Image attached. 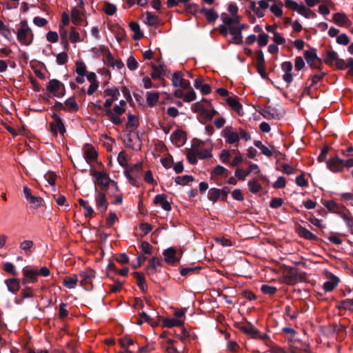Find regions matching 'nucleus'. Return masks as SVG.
Masks as SVG:
<instances>
[{
    "instance_id": "nucleus-20",
    "label": "nucleus",
    "mask_w": 353,
    "mask_h": 353,
    "mask_svg": "<svg viewBox=\"0 0 353 353\" xmlns=\"http://www.w3.org/2000/svg\"><path fill=\"white\" fill-rule=\"evenodd\" d=\"M95 202L96 206L100 212L104 213L107 210L108 202L107 201L106 196L104 192H99L96 193Z\"/></svg>"
},
{
    "instance_id": "nucleus-10",
    "label": "nucleus",
    "mask_w": 353,
    "mask_h": 353,
    "mask_svg": "<svg viewBox=\"0 0 353 353\" xmlns=\"http://www.w3.org/2000/svg\"><path fill=\"white\" fill-rule=\"evenodd\" d=\"M304 58L307 63L314 69H321L322 61L320 58L317 57L316 50L314 48L305 50L304 52Z\"/></svg>"
},
{
    "instance_id": "nucleus-41",
    "label": "nucleus",
    "mask_w": 353,
    "mask_h": 353,
    "mask_svg": "<svg viewBox=\"0 0 353 353\" xmlns=\"http://www.w3.org/2000/svg\"><path fill=\"white\" fill-rule=\"evenodd\" d=\"M176 343V341L169 339L162 343V346L167 353H179L174 347Z\"/></svg>"
},
{
    "instance_id": "nucleus-6",
    "label": "nucleus",
    "mask_w": 353,
    "mask_h": 353,
    "mask_svg": "<svg viewBox=\"0 0 353 353\" xmlns=\"http://www.w3.org/2000/svg\"><path fill=\"white\" fill-rule=\"evenodd\" d=\"M94 178V183L99 185L102 189H106L110 184L114 187L116 190H119L117 183L112 180L109 174L104 171H94L92 173Z\"/></svg>"
},
{
    "instance_id": "nucleus-49",
    "label": "nucleus",
    "mask_w": 353,
    "mask_h": 353,
    "mask_svg": "<svg viewBox=\"0 0 353 353\" xmlns=\"http://www.w3.org/2000/svg\"><path fill=\"white\" fill-rule=\"evenodd\" d=\"M193 149H199L201 152H204L205 151L209 152V158L212 157L211 151L212 148L211 147L209 148H205V143L203 141L196 140L194 141L192 144Z\"/></svg>"
},
{
    "instance_id": "nucleus-1",
    "label": "nucleus",
    "mask_w": 353,
    "mask_h": 353,
    "mask_svg": "<svg viewBox=\"0 0 353 353\" xmlns=\"http://www.w3.org/2000/svg\"><path fill=\"white\" fill-rule=\"evenodd\" d=\"M222 137L224 138L225 141L228 145H238V143L240 139H243L245 141L251 139L250 134L244 129L239 128L236 130L232 125H228L222 130Z\"/></svg>"
},
{
    "instance_id": "nucleus-58",
    "label": "nucleus",
    "mask_w": 353,
    "mask_h": 353,
    "mask_svg": "<svg viewBox=\"0 0 353 353\" xmlns=\"http://www.w3.org/2000/svg\"><path fill=\"white\" fill-rule=\"evenodd\" d=\"M157 21H158V17L155 14H154L150 12H146L145 22L148 26H153L157 23Z\"/></svg>"
},
{
    "instance_id": "nucleus-38",
    "label": "nucleus",
    "mask_w": 353,
    "mask_h": 353,
    "mask_svg": "<svg viewBox=\"0 0 353 353\" xmlns=\"http://www.w3.org/2000/svg\"><path fill=\"white\" fill-rule=\"evenodd\" d=\"M163 326L165 327H180L183 326V321L174 318H166L162 321Z\"/></svg>"
},
{
    "instance_id": "nucleus-21",
    "label": "nucleus",
    "mask_w": 353,
    "mask_h": 353,
    "mask_svg": "<svg viewBox=\"0 0 353 353\" xmlns=\"http://www.w3.org/2000/svg\"><path fill=\"white\" fill-rule=\"evenodd\" d=\"M170 140L177 147L182 146L186 141V134L182 130H176L170 136Z\"/></svg>"
},
{
    "instance_id": "nucleus-16",
    "label": "nucleus",
    "mask_w": 353,
    "mask_h": 353,
    "mask_svg": "<svg viewBox=\"0 0 353 353\" xmlns=\"http://www.w3.org/2000/svg\"><path fill=\"white\" fill-rule=\"evenodd\" d=\"M172 83L174 87L178 88V89H181L182 91H185L188 88H190V81L183 79L178 72L173 74L172 77Z\"/></svg>"
},
{
    "instance_id": "nucleus-36",
    "label": "nucleus",
    "mask_w": 353,
    "mask_h": 353,
    "mask_svg": "<svg viewBox=\"0 0 353 353\" xmlns=\"http://www.w3.org/2000/svg\"><path fill=\"white\" fill-rule=\"evenodd\" d=\"M161 265V262L157 257L152 258L147 265L146 270L148 274H154L157 271V268Z\"/></svg>"
},
{
    "instance_id": "nucleus-43",
    "label": "nucleus",
    "mask_w": 353,
    "mask_h": 353,
    "mask_svg": "<svg viewBox=\"0 0 353 353\" xmlns=\"http://www.w3.org/2000/svg\"><path fill=\"white\" fill-rule=\"evenodd\" d=\"M159 99V94L157 92H148L146 93V102L150 106H154Z\"/></svg>"
},
{
    "instance_id": "nucleus-56",
    "label": "nucleus",
    "mask_w": 353,
    "mask_h": 353,
    "mask_svg": "<svg viewBox=\"0 0 353 353\" xmlns=\"http://www.w3.org/2000/svg\"><path fill=\"white\" fill-rule=\"evenodd\" d=\"M248 185L249 187V190L252 193L256 194L262 190L261 185L258 181H256L255 180L248 181Z\"/></svg>"
},
{
    "instance_id": "nucleus-51",
    "label": "nucleus",
    "mask_w": 353,
    "mask_h": 353,
    "mask_svg": "<svg viewBox=\"0 0 353 353\" xmlns=\"http://www.w3.org/2000/svg\"><path fill=\"white\" fill-rule=\"evenodd\" d=\"M257 59V68L259 72H264L265 70V59L263 53L261 50H258L256 52Z\"/></svg>"
},
{
    "instance_id": "nucleus-37",
    "label": "nucleus",
    "mask_w": 353,
    "mask_h": 353,
    "mask_svg": "<svg viewBox=\"0 0 353 353\" xmlns=\"http://www.w3.org/2000/svg\"><path fill=\"white\" fill-rule=\"evenodd\" d=\"M163 254L165 261L168 263H174L177 261V259L176 258V250L172 248H170L164 250Z\"/></svg>"
},
{
    "instance_id": "nucleus-23",
    "label": "nucleus",
    "mask_w": 353,
    "mask_h": 353,
    "mask_svg": "<svg viewBox=\"0 0 353 353\" xmlns=\"http://www.w3.org/2000/svg\"><path fill=\"white\" fill-rule=\"evenodd\" d=\"M97 152L91 145H85L83 147V157L88 163H92L97 158Z\"/></svg>"
},
{
    "instance_id": "nucleus-30",
    "label": "nucleus",
    "mask_w": 353,
    "mask_h": 353,
    "mask_svg": "<svg viewBox=\"0 0 353 353\" xmlns=\"http://www.w3.org/2000/svg\"><path fill=\"white\" fill-rule=\"evenodd\" d=\"M229 32L232 35V40L230 42L234 44H241L243 42V37L241 30L237 26H232L229 28Z\"/></svg>"
},
{
    "instance_id": "nucleus-25",
    "label": "nucleus",
    "mask_w": 353,
    "mask_h": 353,
    "mask_svg": "<svg viewBox=\"0 0 353 353\" xmlns=\"http://www.w3.org/2000/svg\"><path fill=\"white\" fill-rule=\"evenodd\" d=\"M60 109L68 112H77L79 110V105L74 97H70L65 101L64 104L59 103Z\"/></svg>"
},
{
    "instance_id": "nucleus-15",
    "label": "nucleus",
    "mask_w": 353,
    "mask_h": 353,
    "mask_svg": "<svg viewBox=\"0 0 353 353\" xmlns=\"http://www.w3.org/2000/svg\"><path fill=\"white\" fill-rule=\"evenodd\" d=\"M325 276L327 281L323 283V289L325 292H332L336 288L340 281V279L336 276L328 271H325Z\"/></svg>"
},
{
    "instance_id": "nucleus-28",
    "label": "nucleus",
    "mask_w": 353,
    "mask_h": 353,
    "mask_svg": "<svg viewBox=\"0 0 353 353\" xmlns=\"http://www.w3.org/2000/svg\"><path fill=\"white\" fill-rule=\"evenodd\" d=\"M106 63L109 66L118 70H121L124 68V64L121 59H115L110 52H108L106 54Z\"/></svg>"
},
{
    "instance_id": "nucleus-62",
    "label": "nucleus",
    "mask_w": 353,
    "mask_h": 353,
    "mask_svg": "<svg viewBox=\"0 0 353 353\" xmlns=\"http://www.w3.org/2000/svg\"><path fill=\"white\" fill-rule=\"evenodd\" d=\"M119 344L123 349H127L134 344V341L129 336H124L120 339Z\"/></svg>"
},
{
    "instance_id": "nucleus-18",
    "label": "nucleus",
    "mask_w": 353,
    "mask_h": 353,
    "mask_svg": "<svg viewBox=\"0 0 353 353\" xmlns=\"http://www.w3.org/2000/svg\"><path fill=\"white\" fill-rule=\"evenodd\" d=\"M187 159L190 163H195L197 158L206 159L209 158V152L205 151L201 152L199 149H193L192 148L187 152Z\"/></svg>"
},
{
    "instance_id": "nucleus-57",
    "label": "nucleus",
    "mask_w": 353,
    "mask_h": 353,
    "mask_svg": "<svg viewBox=\"0 0 353 353\" xmlns=\"http://www.w3.org/2000/svg\"><path fill=\"white\" fill-rule=\"evenodd\" d=\"M342 219L346 223L350 232L353 234V219L351 216L350 212L349 211L346 214H343Z\"/></svg>"
},
{
    "instance_id": "nucleus-52",
    "label": "nucleus",
    "mask_w": 353,
    "mask_h": 353,
    "mask_svg": "<svg viewBox=\"0 0 353 353\" xmlns=\"http://www.w3.org/2000/svg\"><path fill=\"white\" fill-rule=\"evenodd\" d=\"M75 72L77 74L86 76L89 73L87 71L85 64L82 61H77L75 62Z\"/></svg>"
},
{
    "instance_id": "nucleus-26",
    "label": "nucleus",
    "mask_w": 353,
    "mask_h": 353,
    "mask_svg": "<svg viewBox=\"0 0 353 353\" xmlns=\"http://www.w3.org/2000/svg\"><path fill=\"white\" fill-rule=\"evenodd\" d=\"M87 79L90 82L87 93L88 95H92L99 88V82L97 79L96 74L93 72H89L87 74Z\"/></svg>"
},
{
    "instance_id": "nucleus-29",
    "label": "nucleus",
    "mask_w": 353,
    "mask_h": 353,
    "mask_svg": "<svg viewBox=\"0 0 353 353\" xmlns=\"http://www.w3.org/2000/svg\"><path fill=\"white\" fill-rule=\"evenodd\" d=\"M221 19L223 25L228 26L229 28L232 26H236L239 22V17L231 16L227 13H222Z\"/></svg>"
},
{
    "instance_id": "nucleus-12",
    "label": "nucleus",
    "mask_w": 353,
    "mask_h": 353,
    "mask_svg": "<svg viewBox=\"0 0 353 353\" xmlns=\"http://www.w3.org/2000/svg\"><path fill=\"white\" fill-rule=\"evenodd\" d=\"M53 121L50 123V132L54 136H57L58 133L63 135L65 132V128L61 119L55 113L52 115Z\"/></svg>"
},
{
    "instance_id": "nucleus-19",
    "label": "nucleus",
    "mask_w": 353,
    "mask_h": 353,
    "mask_svg": "<svg viewBox=\"0 0 353 353\" xmlns=\"http://www.w3.org/2000/svg\"><path fill=\"white\" fill-rule=\"evenodd\" d=\"M187 92L184 93L181 89H177L174 92V96L176 98L183 99L185 102H191L196 99V93L190 86L188 88Z\"/></svg>"
},
{
    "instance_id": "nucleus-59",
    "label": "nucleus",
    "mask_w": 353,
    "mask_h": 353,
    "mask_svg": "<svg viewBox=\"0 0 353 353\" xmlns=\"http://www.w3.org/2000/svg\"><path fill=\"white\" fill-rule=\"evenodd\" d=\"M281 170L284 173V174H288V175H290V174H294L296 171H297V169L296 167L294 166H292L288 163H283L281 165Z\"/></svg>"
},
{
    "instance_id": "nucleus-47",
    "label": "nucleus",
    "mask_w": 353,
    "mask_h": 353,
    "mask_svg": "<svg viewBox=\"0 0 353 353\" xmlns=\"http://www.w3.org/2000/svg\"><path fill=\"white\" fill-rule=\"evenodd\" d=\"M339 58L338 54L334 51H327L324 58V62L329 65H333Z\"/></svg>"
},
{
    "instance_id": "nucleus-14",
    "label": "nucleus",
    "mask_w": 353,
    "mask_h": 353,
    "mask_svg": "<svg viewBox=\"0 0 353 353\" xmlns=\"http://www.w3.org/2000/svg\"><path fill=\"white\" fill-rule=\"evenodd\" d=\"M323 205L329 212L338 214L341 218L343 214H346L349 212L343 205L338 203L332 200L325 201L323 203Z\"/></svg>"
},
{
    "instance_id": "nucleus-54",
    "label": "nucleus",
    "mask_w": 353,
    "mask_h": 353,
    "mask_svg": "<svg viewBox=\"0 0 353 353\" xmlns=\"http://www.w3.org/2000/svg\"><path fill=\"white\" fill-rule=\"evenodd\" d=\"M338 307L339 309H343L345 310L353 312V299H347L340 301L338 303Z\"/></svg>"
},
{
    "instance_id": "nucleus-61",
    "label": "nucleus",
    "mask_w": 353,
    "mask_h": 353,
    "mask_svg": "<svg viewBox=\"0 0 353 353\" xmlns=\"http://www.w3.org/2000/svg\"><path fill=\"white\" fill-rule=\"evenodd\" d=\"M126 65L130 70H135L139 66L137 61L133 56H130L128 58Z\"/></svg>"
},
{
    "instance_id": "nucleus-11",
    "label": "nucleus",
    "mask_w": 353,
    "mask_h": 353,
    "mask_svg": "<svg viewBox=\"0 0 353 353\" xmlns=\"http://www.w3.org/2000/svg\"><path fill=\"white\" fill-rule=\"evenodd\" d=\"M103 97L107 98L103 103V107L109 108L112 103L118 100L120 97L119 90L117 87L108 88L104 90Z\"/></svg>"
},
{
    "instance_id": "nucleus-2",
    "label": "nucleus",
    "mask_w": 353,
    "mask_h": 353,
    "mask_svg": "<svg viewBox=\"0 0 353 353\" xmlns=\"http://www.w3.org/2000/svg\"><path fill=\"white\" fill-rule=\"evenodd\" d=\"M126 107V101L121 100L112 109H110V108H105V114L112 123L120 125L123 123V119L121 118V116L125 112Z\"/></svg>"
},
{
    "instance_id": "nucleus-35",
    "label": "nucleus",
    "mask_w": 353,
    "mask_h": 353,
    "mask_svg": "<svg viewBox=\"0 0 353 353\" xmlns=\"http://www.w3.org/2000/svg\"><path fill=\"white\" fill-rule=\"evenodd\" d=\"M283 3L281 0H276L275 2L270 6L271 12L276 17H281L283 15Z\"/></svg>"
},
{
    "instance_id": "nucleus-13",
    "label": "nucleus",
    "mask_w": 353,
    "mask_h": 353,
    "mask_svg": "<svg viewBox=\"0 0 353 353\" xmlns=\"http://www.w3.org/2000/svg\"><path fill=\"white\" fill-rule=\"evenodd\" d=\"M327 168L333 172H341L344 170V161L339 156L331 157L326 161Z\"/></svg>"
},
{
    "instance_id": "nucleus-7",
    "label": "nucleus",
    "mask_w": 353,
    "mask_h": 353,
    "mask_svg": "<svg viewBox=\"0 0 353 353\" xmlns=\"http://www.w3.org/2000/svg\"><path fill=\"white\" fill-rule=\"evenodd\" d=\"M285 6L288 9L296 11L305 18L310 19L316 17L314 12L307 8L304 4H299L293 0H285Z\"/></svg>"
},
{
    "instance_id": "nucleus-33",
    "label": "nucleus",
    "mask_w": 353,
    "mask_h": 353,
    "mask_svg": "<svg viewBox=\"0 0 353 353\" xmlns=\"http://www.w3.org/2000/svg\"><path fill=\"white\" fill-rule=\"evenodd\" d=\"M227 104L239 114H243V108L236 97H228L226 99Z\"/></svg>"
},
{
    "instance_id": "nucleus-40",
    "label": "nucleus",
    "mask_w": 353,
    "mask_h": 353,
    "mask_svg": "<svg viewBox=\"0 0 353 353\" xmlns=\"http://www.w3.org/2000/svg\"><path fill=\"white\" fill-rule=\"evenodd\" d=\"M200 13L204 14L208 22L215 21L218 19L217 12L213 9L202 8Z\"/></svg>"
},
{
    "instance_id": "nucleus-32",
    "label": "nucleus",
    "mask_w": 353,
    "mask_h": 353,
    "mask_svg": "<svg viewBox=\"0 0 353 353\" xmlns=\"http://www.w3.org/2000/svg\"><path fill=\"white\" fill-rule=\"evenodd\" d=\"M79 204L84 210L83 215L85 218H92L94 216V211L88 201L83 199H78Z\"/></svg>"
},
{
    "instance_id": "nucleus-39",
    "label": "nucleus",
    "mask_w": 353,
    "mask_h": 353,
    "mask_svg": "<svg viewBox=\"0 0 353 353\" xmlns=\"http://www.w3.org/2000/svg\"><path fill=\"white\" fill-rule=\"evenodd\" d=\"M8 290L12 293H16L20 289L19 280L17 279H9L5 281Z\"/></svg>"
},
{
    "instance_id": "nucleus-34",
    "label": "nucleus",
    "mask_w": 353,
    "mask_h": 353,
    "mask_svg": "<svg viewBox=\"0 0 353 353\" xmlns=\"http://www.w3.org/2000/svg\"><path fill=\"white\" fill-rule=\"evenodd\" d=\"M78 280L79 278L77 274L67 276L63 279V285L68 289H73L77 286Z\"/></svg>"
},
{
    "instance_id": "nucleus-46",
    "label": "nucleus",
    "mask_w": 353,
    "mask_h": 353,
    "mask_svg": "<svg viewBox=\"0 0 353 353\" xmlns=\"http://www.w3.org/2000/svg\"><path fill=\"white\" fill-rule=\"evenodd\" d=\"M254 145L261 150V152L267 156V157H272L273 155L274 152V148L271 147V148L265 146L260 141H254Z\"/></svg>"
},
{
    "instance_id": "nucleus-22",
    "label": "nucleus",
    "mask_w": 353,
    "mask_h": 353,
    "mask_svg": "<svg viewBox=\"0 0 353 353\" xmlns=\"http://www.w3.org/2000/svg\"><path fill=\"white\" fill-rule=\"evenodd\" d=\"M23 284L30 283H36L38 280L37 270L34 269L24 268L23 270Z\"/></svg>"
},
{
    "instance_id": "nucleus-8",
    "label": "nucleus",
    "mask_w": 353,
    "mask_h": 353,
    "mask_svg": "<svg viewBox=\"0 0 353 353\" xmlns=\"http://www.w3.org/2000/svg\"><path fill=\"white\" fill-rule=\"evenodd\" d=\"M46 90L54 97L58 98L63 97L65 93L64 84L57 79L50 80L46 86Z\"/></svg>"
},
{
    "instance_id": "nucleus-17",
    "label": "nucleus",
    "mask_w": 353,
    "mask_h": 353,
    "mask_svg": "<svg viewBox=\"0 0 353 353\" xmlns=\"http://www.w3.org/2000/svg\"><path fill=\"white\" fill-rule=\"evenodd\" d=\"M332 21L339 26L345 28H350L352 23L344 12L335 13L332 17Z\"/></svg>"
},
{
    "instance_id": "nucleus-42",
    "label": "nucleus",
    "mask_w": 353,
    "mask_h": 353,
    "mask_svg": "<svg viewBox=\"0 0 353 353\" xmlns=\"http://www.w3.org/2000/svg\"><path fill=\"white\" fill-rule=\"evenodd\" d=\"M152 72L151 73V77L153 79H159L165 72V66L162 65H155L152 64Z\"/></svg>"
},
{
    "instance_id": "nucleus-9",
    "label": "nucleus",
    "mask_w": 353,
    "mask_h": 353,
    "mask_svg": "<svg viewBox=\"0 0 353 353\" xmlns=\"http://www.w3.org/2000/svg\"><path fill=\"white\" fill-rule=\"evenodd\" d=\"M95 272L92 269H86L79 273L81 278V285L87 290H90L93 288L92 280L95 278Z\"/></svg>"
},
{
    "instance_id": "nucleus-4",
    "label": "nucleus",
    "mask_w": 353,
    "mask_h": 353,
    "mask_svg": "<svg viewBox=\"0 0 353 353\" xmlns=\"http://www.w3.org/2000/svg\"><path fill=\"white\" fill-rule=\"evenodd\" d=\"M193 110L208 121L211 120L217 114L211 103L206 99H203L194 103Z\"/></svg>"
},
{
    "instance_id": "nucleus-64",
    "label": "nucleus",
    "mask_w": 353,
    "mask_h": 353,
    "mask_svg": "<svg viewBox=\"0 0 353 353\" xmlns=\"http://www.w3.org/2000/svg\"><path fill=\"white\" fill-rule=\"evenodd\" d=\"M104 12L110 16L113 15L117 11V7L112 3L105 2L103 7Z\"/></svg>"
},
{
    "instance_id": "nucleus-48",
    "label": "nucleus",
    "mask_w": 353,
    "mask_h": 353,
    "mask_svg": "<svg viewBox=\"0 0 353 353\" xmlns=\"http://www.w3.org/2000/svg\"><path fill=\"white\" fill-rule=\"evenodd\" d=\"M68 36H69V40L72 43H77V42H81V41H83L81 39L80 34L77 31V29L75 27H74V26H72L70 28L69 35Z\"/></svg>"
},
{
    "instance_id": "nucleus-60",
    "label": "nucleus",
    "mask_w": 353,
    "mask_h": 353,
    "mask_svg": "<svg viewBox=\"0 0 353 353\" xmlns=\"http://www.w3.org/2000/svg\"><path fill=\"white\" fill-rule=\"evenodd\" d=\"M71 17L72 23L74 25H78L81 21L80 10H79L77 8H72L71 11Z\"/></svg>"
},
{
    "instance_id": "nucleus-63",
    "label": "nucleus",
    "mask_w": 353,
    "mask_h": 353,
    "mask_svg": "<svg viewBox=\"0 0 353 353\" xmlns=\"http://www.w3.org/2000/svg\"><path fill=\"white\" fill-rule=\"evenodd\" d=\"M295 182L297 185L302 188L308 186V181L305 179V175L304 172H302L300 175L296 176Z\"/></svg>"
},
{
    "instance_id": "nucleus-53",
    "label": "nucleus",
    "mask_w": 353,
    "mask_h": 353,
    "mask_svg": "<svg viewBox=\"0 0 353 353\" xmlns=\"http://www.w3.org/2000/svg\"><path fill=\"white\" fill-rule=\"evenodd\" d=\"M221 194V190L215 188H211L208 192V199L214 203L219 200Z\"/></svg>"
},
{
    "instance_id": "nucleus-31",
    "label": "nucleus",
    "mask_w": 353,
    "mask_h": 353,
    "mask_svg": "<svg viewBox=\"0 0 353 353\" xmlns=\"http://www.w3.org/2000/svg\"><path fill=\"white\" fill-rule=\"evenodd\" d=\"M296 232L299 235V236L304 238L307 240L310 241H315L317 240V236L311 232L310 230H308L307 228L303 227L302 225H299L296 229Z\"/></svg>"
},
{
    "instance_id": "nucleus-55",
    "label": "nucleus",
    "mask_w": 353,
    "mask_h": 353,
    "mask_svg": "<svg viewBox=\"0 0 353 353\" xmlns=\"http://www.w3.org/2000/svg\"><path fill=\"white\" fill-rule=\"evenodd\" d=\"M285 314L294 320L297 318L299 311L296 307L292 308L290 305H288L285 307Z\"/></svg>"
},
{
    "instance_id": "nucleus-3",
    "label": "nucleus",
    "mask_w": 353,
    "mask_h": 353,
    "mask_svg": "<svg viewBox=\"0 0 353 353\" xmlns=\"http://www.w3.org/2000/svg\"><path fill=\"white\" fill-rule=\"evenodd\" d=\"M17 38L21 45L29 46L34 39V34L27 21H21L17 31Z\"/></svg>"
},
{
    "instance_id": "nucleus-45",
    "label": "nucleus",
    "mask_w": 353,
    "mask_h": 353,
    "mask_svg": "<svg viewBox=\"0 0 353 353\" xmlns=\"http://www.w3.org/2000/svg\"><path fill=\"white\" fill-rule=\"evenodd\" d=\"M134 278L135 279L137 285L139 288L143 291L145 292L146 290V284L145 279L143 276V274L139 272H134L133 273Z\"/></svg>"
},
{
    "instance_id": "nucleus-44",
    "label": "nucleus",
    "mask_w": 353,
    "mask_h": 353,
    "mask_svg": "<svg viewBox=\"0 0 353 353\" xmlns=\"http://www.w3.org/2000/svg\"><path fill=\"white\" fill-rule=\"evenodd\" d=\"M129 160L130 156L125 150H122L119 153L117 157V161L121 167L124 168V170L129 165Z\"/></svg>"
},
{
    "instance_id": "nucleus-5",
    "label": "nucleus",
    "mask_w": 353,
    "mask_h": 353,
    "mask_svg": "<svg viewBox=\"0 0 353 353\" xmlns=\"http://www.w3.org/2000/svg\"><path fill=\"white\" fill-rule=\"evenodd\" d=\"M143 170V163L139 162L131 165H128L124 170V175L127 178L128 182L133 186L139 188L140 181L139 178L141 176Z\"/></svg>"
},
{
    "instance_id": "nucleus-24",
    "label": "nucleus",
    "mask_w": 353,
    "mask_h": 353,
    "mask_svg": "<svg viewBox=\"0 0 353 353\" xmlns=\"http://www.w3.org/2000/svg\"><path fill=\"white\" fill-rule=\"evenodd\" d=\"M281 70L284 72L283 79L288 84L292 82L293 75L292 73V64L290 61H284L281 64Z\"/></svg>"
},
{
    "instance_id": "nucleus-27",
    "label": "nucleus",
    "mask_w": 353,
    "mask_h": 353,
    "mask_svg": "<svg viewBox=\"0 0 353 353\" xmlns=\"http://www.w3.org/2000/svg\"><path fill=\"white\" fill-rule=\"evenodd\" d=\"M154 203L155 205H160L164 210H171V205L170 202L167 200L166 195L164 194L156 195L154 199Z\"/></svg>"
},
{
    "instance_id": "nucleus-50",
    "label": "nucleus",
    "mask_w": 353,
    "mask_h": 353,
    "mask_svg": "<svg viewBox=\"0 0 353 353\" xmlns=\"http://www.w3.org/2000/svg\"><path fill=\"white\" fill-rule=\"evenodd\" d=\"M194 179L191 175H183L176 176L174 179L176 183L181 185H188L189 183L194 181Z\"/></svg>"
}]
</instances>
